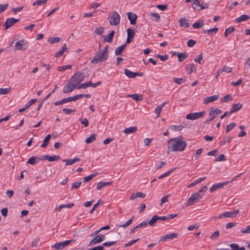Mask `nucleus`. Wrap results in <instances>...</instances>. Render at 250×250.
<instances>
[{
  "label": "nucleus",
  "instance_id": "obj_15",
  "mask_svg": "<svg viewBox=\"0 0 250 250\" xmlns=\"http://www.w3.org/2000/svg\"><path fill=\"white\" fill-rule=\"evenodd\" d=\"M126 31H127V37L126 43H125L126 44H128V43H130L132 42L133 39L134 38V37L135 35V33L134 30L131 28L127 29Z\"/></svg>",
  "mask_w": 250,
  "mask_h": 250
},
{
  "label": "nucleus",
  "instance_id": "obj_28",
  "mask_svg": "<svg viewBox=\"0 0 250 250\" xmlns=\"http://www.w3.org/2000/svg\"><path fill=\"white\" fill-rule=\"evenodd\" d=\"M242 106V104L240 103L233 104L232 106L231 110L229 113H232L239 110Z\"/></svg>",
  "mask_w": 250,
  "mask_h": 250
},
{
  "label": "nucleus",
  "instance_id": "obj_1",
  "mask_svg": "<svg viewBox=\"0 0 250 250\" xmlns=\"http://www.w3.org/2000/svg\"><path fill=\"white\" fill-rule=\"evenodd\" d=\"M168 144V148L172 151H183L187 146L185 141L178 140L176 138L170 139Z\"/></svg>",
  "mask_w": 250,
  "mask_h": 250
},
{
  "label": "nucleus",
  "instance_id": "obj_54",
  "mask_svg": "<svg viewBox=\"0 0 250 250\" xmlns=\"http://www.w3.org/2000/svg\"><path fill=\"white\" fill-rule=\"evenodd\" d=\"M47 0H37L33 3V5L34 6L41 5L42 4H44L46 3L47 2Z\"/></svg>",
  "mask_w": 250,
  "mask_h": 250
},
{
  "label": "nucleus",
  "instance_id": "obj_55",
  "mask_svg": "<svg viewBox=\"0 0 250 250\" xmlns=\"http://www.w3.org/2000/svg\"><path fill=\"white\" fill-rule=\"evenodd\" d=\"M203 60V53H201L197 56V58L194 59V61L196 62H198L200 64L202 63L201 61Z\"/></svg>",
  "mask_w": 250,
  "mask_h": 250
},
{
  "label": "nucleus",
  "instance_id": "obj_11",
  "mask_svg": "<svg viewBox=\"0 0 250 250\" xmlns=\"http://www.w3.org/2000/svg\"><path fill=\"white\" fill-rule=\"evenodd\" d=\"M178 236H179V234L177 233H172L167 234L166 235L161 236L160 237V239L158 243H160L161 241H167L168 240H171L173 239L174 238H177Z\"/></svg>",
  "mask_w": 250,
  "mask_h": 250
},
{
  "label": "nucleus",
  "instance_id": "obj_29",
  "mask_svg": "<svg viewBox=\"0 0 250 250\" xmlns=\"http://www.w3.org/2000/svg\"><path fill=\"white\" fill-rule=\"evenodd\" d=\"M250 19V17L249 16L244 14L237 18L235 20V22L239 23L241 21H248Z\"/></svg>",
  "mask_w": 250,
  "mask_h": 250
},
{
  "label": "nucleus",
  "instance_id": "obj_38",
  "mask_svg": "<svg viewBox=\"0 0 250 250\" xmlns=\"http://www.w3.org/2000/svg\"><path fill=\"white\" fill-rule=\"evenodd\" d=\"M206 177H204V178H199L198 179H197L196 180L193 181V182H192L191 183H190L188 186V188H191L192 187H193L194 186H195L196 184H198V183H201L202 181H203V180H204L205 179H206Z\"/></svg>",
  "mask_w": 250,
  "mask_h": 250
},
{
  "label": "nucleus",
  "instance_id": "obj_10",
  "mask_svg": "<svg viewBox=\"0 0 250 250\" xmlns=\"http://www.w3.org/2000/svg\"><path fill=\"white\" fill-rule=\"evenodd\" d=\"M105 238V235L102 234H98L95 237L89 242L88 246H93L96 244L99 243L103 241Z\"/></svg>",
  "mask_w": 250,
  "mask_h": 250
},
{
  "label": "nucleus",
  "instance_id": "obj_47",
  "mask_svg": "<svg viewBox=\"0 0 250 250\" xmlns=\"http://www.w3.org/2000/svg\"><path fill=\"white\" fill-rule=\"evenodd\" d=\"M232 98L230 94H228L221 99L222 103H227L229 101L232 100Z\"/></svg>",
  "mask_w": 250,
  "mask_h": 250
},
{
  "label": "nucleus",
  "instance_id": "obj_3",
  "mask_svg": "<svg viewBox=\"0 0 250 250\" xmlns=\"http://www.w3.org/2000/svg\"><path fill=\"white\" fill-rule=\"evenodd\" d=\"M84 78V73L81 71H78L71 78V79L74 82V84L77 85L83 82Z\"/></svg>",
  "mask_w": 250,
  "mask_h": 250
},
{
  "label": "nucleus",
  "instance_id": "obj_63",
  "mask_svg": "<svg viewBox=\"0 0 250 250\" xmlns=\"http://www.w3.org/2000/svg\"><path fill=\"white\" fill-rule=\"evenodd\" d=\"M116 241L105 242L103 244L102 246L104 247H111L116 243Z\"/></svg>",
  "mask_w": 250,
  "mask_h": 250
},
{
  "label": "nucleus",
  "instance_id": "obj_39",
  "mask_svg": "<svg viewBox=\"0 0 250 250\" xmlns=\"http://www.w3.org/2000/svg\"><path fill=\"white\" fill-rule=\"evenodd\" d=\"M97 175V172L96 173L91 174L88 176H87L83 178V182L84 183L87 182L94 178Z\"/></svg>",
  "mask_w": 250,
  "mask_h": 250
},
{
  "label": "nucleus",
  "instance_id": "obj_37",
  "mask_svg": "<svg viewBox=\"0 0 250 250\" xmlns=\"http://www.w3.org/2000/svg\"><path fill=\"white\" fill-rule=\"evenodd\" d=\"M183 128H184V126L182 125H172L169 127V128L170 129H171L174 131H181Z\"/></svg>",
  "mask_w": 250,
  "mask_h": 250
},
{
  "label": "nucleus",
  "instance_id": "obj_4",
  "mask_svg": "<svg viewBox=\"0 0 250 250\" xmlns=\"http://www.w3.org/2000/svg\"><path fill=\"white\" fill-rule=\"evenodd\" d=\"M109 22L111 25H117L120 21V16L116 11H112Z\"/></svg>",
  "mask_w": 250,
  "mask_h": 250
},
{
  "label": "nucleus",
  "instance_id": "obj_34",
  "mask_svg": "<svg viewBox=\"0 0 250 250\" xmlns=\"http://www.w3.org/2000/svg\"><path fill=\"white\" fill-rule=\"evenodd\" d=\"M179 25L180 27H185L186 28H188L189 26V24L187 22V20L186 18H181L179 21Z\"/></svg>",
  "mask_w": 250,
  "mask_h": 250
},
{
  "label": "nucleus",
  "instance_id": "obj_64",
  "mask_svg": "<svg viewBox=\"0 0 250 250\" xmlns=\"http://www.w3.org/2000/svg\"><path fill=\"white\" fill-rule=\"evenodd\" d=\"M39 241H40L39 237H37L35 239H34L32 242L31 247H33V248L36 247L38 246V243Z\"/></svg>",
  "mask_w": 250,
  "mask_h": 250
},
{
  "label": "nucleus",
  "instance_id": "obj_22",
  "mask_svg": "<svg viewBox=\"0 0 250 250\" xmlns=\"http://www.w3.org/2000/svg\"><path fill=\"white\" fill-rule=\"evenodd\" d=\"M125 74L129 78H134L137 76V72H133L127 69L124 70Z\"/></svg>",
  "mask_w": 250,
  "mask_h": 250
},
{
  "label": "nucleus",
  "instance_id": "obj_5",
  "mask_svg": "<svg viewBox=\"0 0 250 250\" xmlns=\"http://www.w3.org/2000/svg\"><path fill=\"white\" fill-rule=\"evenodd\" d=\"M221 113L222 111L220 109L211 107L209 112L210 117L205 121L204 124H208L209 122L212 121L214 118H215L217 115L220 114Z\"/></svg>",
  "mask_w": 250,
  "mask_h": 250
},
{
  "label": "nucleus",
  "instance_id": "obj_36",
  "mask_svg": "<svg viewBox=\"0 0 250 250\" xmlns=\"http://www.w3.org/2000/svg\"><path fill=\"white\" fill-rule=\"evenodd\" d=\"M147 225V221L143 222L140 223L139 224H138L137 226H136L134 228L130 229V233L134 232L137 229H139V228L146 227V226Z\"/></svg>",
  "mask_w": 250,
  "mask_h": 250
},
{
  "label": "nucleus",
  "instance_id": "obj_45",
  "mask_svg": "<svg viewBox=\"0 0 250 250\" xmlns=\"http://www.w3.org/2000/svg\"><path fill=\"white\" fill-rule=\"evenodd\" d=\"M51 248H54L56 250H61L63 249L64 248L62 246V243H57L51 246Z\"/></svg>",
  "mask_w": 250,
  "mask_h": 250
},
{
  "label": "nucleus",
  "instance_id": "obj_24",
  "mask_svg": "<svg viewBox=\"0 0 250 250\" xmlns=\"http://www.w3.org/2000/svg\"><path fill=\"white\" fill-rule=\"evenodd\" d=\"M137 130V127L136 126L129 127L124 129L123 132L126 134L130 133H133L136 132Z\"/></svg>",
  "mask_w": 250,
  "mask_h": 250
},
{
  "label": "nucleus",
  "instance_id": "obj_13",
  "mask_svg": "<svg viewBox=\"0 0 250 250\" xmlns=\"http://www.w3.org/2000/svg\"><path fill=\"white\" fill-rule=\"evenodd\" d=\"M19 20V19H15L14 18H8L4 24L5 29H7L11 27L13 24L18 22Z\"/></svg>",
  "mask_w": 250,
  "mask_h": 250
},
{
  "label": "nucleus",
  "instance_id": "obj_6",
  "mask_svg": "<svg viewBox=\"0 0 250 250\" xmlns=\"http://www.w3.org/2000/svg\"><path fill=\"white\" fill-rule=\"evenodd\" d=\"M206 114L204 111L189 113L187 115L186 118L188 120H194L203 117Z\"/></svg>",
  "mask_w": 250,
  "mask_h": 250
},
{
  "label": "nucleus",
  "instance_id": "obj_18",
  "mask_svg": "<svg viewBox=\"0 0 250 250\" xmlns=\"http://www.w3.org/2000/svg\"><path fill=\"white\" fill-rule=\"evenodd\" d=\"M239 212V209H237L234 211H227L223 213L224 217L233 218L236 216Z\"/></svg>",
  "mask_w": 250,
  "mask_h": 250
},
{
  "label": "nucleus",
  "instance_id": "obj_58",
  "mask_svg": "<svg viewBox=\"0 0 250 250\" xmlns=\"http://www.w3.org/2000/svg\"><path fill=\"white\" fill-rule=\"evenodd\" d=\"M156 57L160 59L162 61H165L168 59V56L167 55H161L158 54L156 55Z\"/></svg>",
  "mask_w": 250,
  "mask_h": 250
},
{
  "label": "nucleus",
  "instance_id": "obj_16",
  "mask_svg": "<svg viewBox=\"0 0 250 250\" xmlns=\"http://www.w3.org/2000/svg\"><path fill=\"white\" fill-rule=\"evenodd\" d=\"M127 18L132 25H135L136 23L137 16L136 14L128 12L127 13Z\"/></svg>",
  "mask_w": 250,
  "mask_h": 250
},
{
  "label": "nucleus",
  "instance_id": "obj_32",
  "mask_svg": "<svg viewBox=\"0 0 250 250\" xmlns=\"http://www.w3.org/2000/svg\"><path fill=\"white\" fill-rule=\"evenodd\" d=\"M115 31L112 30L110 32V33L107 35L106 38L104 39V42H111L113 41V36L115 35Z\"/></svg>",
  "mask_w": 250,
  "mask_h": 250
},
{
  "label": "nucleus",
  "instance_id": "obj_20",
  "mask_svg": "<svg viewBox=\"0 0 250 250\" xmlns=\"http://www.w3.org/2000/svg\"><path fill=\"white\" fill-rule=\"evenodd\" d=\"M219 97V95H216L207 97L204 99V103L205 104H207L211 102H214L217 100L218 99Z\"/></svg>",
  "mask_w": 250,
  "mask_h": 250
},
{
  "label": "nucleus",
  "instance_id": "obj_43",
  "mask_svg": "<svg viewBox=\"0 0 250 250\" xmlns=\"http://www.w3.org/2000/svg\"><path fill=\"white\" fill-rule=\"evenodd\" d=\"M157 220H158V216L154 215L149 222H147V224L151 226H154Z\"/></svg>",
  "mask_w": 250,
  "mask_h": 250
},
{
  "label": "nucleus",
  "instance_id": "obj_35",
  "mask_svg": "<svg viewBox=\"0 0 250 250\" xmlns=\"http://www.w3.org/2000/svg\"><path fill=\"white\" fill-rule=\"evenodd\" d=\"M230 247L232 250H245L244 247H240L236 243H231L229 245Z\"/></svg>",
  "mask_w": 250,
  "mask_h": 250
},
{
  "label": "nucleus",
  "instance_id": "obj_46",
  "mask_svg": "<svg viewBox=\"0 0 250 250\" xmlns=\"http://www.w3.org/2000/svg\"><path fill=\"white\" fill-rule=\"evenodd\" d=\"M175 168H172L168 171H167V172L164 173V174H163L162 175L159 176L158 177V179H163L166 177H167L170 174H171L174 170Z\"/></svg>",
  "mask_w": 250,
  "mask_h": 250
},
{
  "label": "nucleus",
  "instance_id": "obj_31",
  "mask_svg": "<svg viewBox=\"0 0 250 250\" xmlns=\"http://www.w3.org/2000/svg\"><path fill=\"white\" fill-rule=\"evenodd\" d=\"M126 43H125L119 47H118L116 49L115 51V54L116 55H120L122 54L124 49L126 47Z\"/></svg>",
  "mask_w": 250,
  "mask_h": 250
},
{
  "label": "nucleus",
  "instance_id": "obj_57",
  "mask_svg": "<svg viewBox=\"0 0 250 250\" xmlns=\"http://www.w3.org/2000/svg\"><path fill=\"white\" fill-rule=\"evenodd\" d=\"M221 69V71L223 72H225L227 73H230L232 71V68L228 66H224Z\"/></svg>",
  "mask_w": 250,
  "mask_h": 250
},
{
  "label": "nucleus",
  "instance_id": "obj_14",
  "mask_svg": "<svg viewBox=\"0 0 250 250\" xmlns=\"http://www.w3.org/2000/svg\"><path fill=\"white\" fill-rule=\"evenodd\" d=\"M231 181H226L225 182L219 183L218 184H214L210 187V191L212 192L217 189L222 188L224 187V186L227 185Z\"/></svg>",
  "mask_w": 250,
  "mask_h": 250
},
{
  "label": "nucleus",
  "instance_id": "obj_41",
  "mask_svg": "<svg viewBox=\"0 0 250 250\" xmlns=\"http://www.w3.org/2000/svg\"><path fill=\"white\" fill-rule=\"evenodd\" d=\"M151 19L152 20H155L156 21H159L160 20V15L156 13H150Z\"/></svg>",
  "mask_w": 250,
  "mask_h": 250
},
{
  "label": "nucleus",
  "instance_id": "obj_25",
  "mask_svg": "<svg viewBox=\"0 0 250 250\" xmlns=\"http://www.w3.org/2000/svg\"><path fill=\"white\" fill-rule=\"evenodd\" d=\"M67 48L66 44L65 43H64L62 45V50H60L59 52L56 53L55 55V56L57 58L60 57L61 56H62L63 55V54L64 52L67 51Z\"/></svg>",
  "mask_w": 250,
  "mask_h": 250
},
{
  "label": "nucleus",
  "instance_id": "obj_49",
  "mask_svg": "<svg viewBox=\"0 0 250 250\" xmlns=\"http://www.w3.org/2000/svg\"><path fill=\"white\" fill-rule=\"evenodd\" d=\"M134 217L132 216L130 219H129L125 224L123 225H120L119 226L120 228H126V227L129 226L134 219Z\"/></svg>",
  "mask_w": 250,
  "mask_h": 250
},
{
  "label": "nucleus",
  "instance_id": "obj_9",
  "mask_svg": "<svg viewBox=\"0 0 250 250\" xmlns=\"http://www.w3.org/2000/svg\"><path fill=\"white\" fill-rule=\"evenodd\" d=\"M101 84V82L99 81L96 83H92L91 81H88L85 83H81L80 85L77 87V89H85L88 87H96Z\"/></svg>",
  "mask_w": 250,
  "mask_h": 250
},
{
  "label": "nucleus",
  "instance_id": "obj_61",
  "mask_svg": "<svg viewBox=\"0 0 250 250\" xmlns=\"http://www.w3.org/2000/svg\"><path fill=\"white\" fill-rule=\"evenodd\" d=\"M196 41L192 39L189 40L187 42V45L188 47H191L193 46L196 43Z\"/></svg>",
  "mask_w": 250,
  "mask_h": 250
},
{
  "label": "nucleus",
  "instance_id": "obj_19",
  "mask_svg": "<svg viewBox=\"0 0 250 250\" xmlns=\"http://www.w3.org/2000/svg\"><path fill=\"white\" fill-rule=\"evenodd\" d=\"M177 55V57L178 58V61L179 62H182L185 59H187L188 56V54L185 53H181V52H174L173 55Z\"/></svg>",
  "mask_w": 250,
  "mask_h": 250
},
{
  "label": "nucleus",
  "instance_id": "obj_50",
  "mask_svg": "<svg viewBox=\"0 0 250 250\" xmlns=\"http://www.w3.org/2000/svg\"><path fill=\"white\" fill-rule=\"evenodd\" d=\"M204 25V23L203 21H198V22L194 23L192 26L194 28H198L202 27Z\"/></svg>",
  "mask_w": 250,
  "mask_h": 250
},
{
  "label": "nucleus",
  "instance_id": "obj_8",
  "mask_svg": "<svg viewBox=\"0 0 250 250\" xmlns=\"http://www.w3.org/2000/svg\"><path fill=\"white\" fill-rule=\"evenodd\" d=\"M77 85L74 84V82L70 79L64 85L63 89V92L64 93H68L71 92Z\"/></svg>",
  "mask_w": 250,
  "mask_h": 250
},
{
  "label": "nucleus",
  "instance_id": "obj_56",
  "mask_svg": "<svg viewBox=\"0 0 250 250\" xmlns=\"http://www.w3.org/2000/svg\"><path fill=\"white\" fill-rule=\"evenodd\" d=\"M95 33L101 35L104 32V28L103 27H100L96 28L94 31Z\"/></svg>",
  "mask_w": 250,
  "mask_h": 250
},
{
  "label": "nucleus",
  "instance_id": "obj_26",
  "mask_svg": "<svg viewBox=\"0 0 250 250\" xmlns=\"http://www.w3.org/2000/svg\"><path fill=\"white\" fill-rule=\"evenodd\" d=\"M112 184V181L109 182H99L98 183L97 189H100L103 187L110 185Z\"/></svg>",
  "mask_w": 250,
  "mask_h": 250
},
{
  "label": "nucleus",
  "instance_id": "obj_40",
  "mask_svg": "<svg viewBox=\"0 0 250 250\" xmlns=\"http://www.w3.org/2000/svg\"><path fill=\"white\" fill-rule=\"evenodd\" d=\"M96 137V135L95 134H92L90 137L87 138L85 139V142L87 144H90L95 140Z\"/></svg>",
  "mask_w": 250,
  "mask_h": 250
},
{
  "label": "nucleus",
  "instance_id": "obj_44",
  "mask_svg": "<svg viewBox=\"0 0 250 250\" xmlns=\"http://www.w3.org/2000/svg\"><path fill=\"white\" fill-rule=\"evenodd\" d=\"M48 42H50L51 44H53L56 42H58L61 41V39L59 37H50L48 39Z\"/></svg>",
  "mask_w": 250,
  "mask_h": 250
},
{
  "label": "nucleus",
  "instance_id": "obj_42",
  "mask_svg": "<svg viewBox=\"0 0 250 250\" xmlns=\"http://www.w3.org/2000/svg\"><path fill=\"white\" fill-rule=\"evenodd\" d=\"M218 30V27H214L212 29H208V30H205L203 31V32L205 34H208V35H211L213 32H217Z\"/></svg>",
  "mask_w": 250,
  "mask_h": 250
},
{
  "label": "nucleus",
  "instance_id": "obj_17",
  "mask_svg": "<svg viewBox=\"0 0 250 250\" xmlns=\"http://www.w3.org/2000/svg\"><path fill=\"white\" fill-rule=\"evenodd\" d=\"M60 158L61 157L59 155L49 156L48 155H46L42 156L41 159L42 161L47 160L49 162H53L59 160Z\"/></svg>",
  "mask_w": 250,
  "mask_h": 250
},
{
  "label": "nucleus",
  "instance_id": "obj_21",
  "mask_svg": "<svg viewBox=\"0 0 250 250\" xmlns=\"http://www.w3.org/2000/svg\"><path fill=\"white\" fill-rule=\"evenodd\" d=\"M186 69L188 71V74L196 71V67L194 63H188L186 65Z\"/></svg>",
  "mask_w": 250,
  "mask_h": 250
},
{
  "label": "nucleus",
  "instance_id": "obj_27",
  "mask_svg": "<svg viewBox=\"0 0 250 250\" xmlns=\"http://www.w3.org/2000/svg\"><path fill=\"white\" fill-rule=\"evenodd\" d=\"M36 160H42L41 157H38L37 156H32L28 159V160L26 162V164L34 165L36 162Z\"/></svg>",
  "mask_w": 250,
  "mask_h": 250
},
{
  "label": "nucleus",
  "instance_id": "obj_7",
  "mask_svg": "<svg viewBox=\"0 0 250 250\" xmlns=\"http://www.w3.org/2000/svg\"><path fill=\"white\" fill-rule=\"evenodd\" d=\"M28 46L27 42L25 41L24 40H21L16 42L15 49L17 50H24L27 48Z\"/></svg>",
  "mask_w": 250,
  "mask_h": 250
},
{
  "label": "nucleus",
  "instance_id": "obj_51",
  "mask_svg": "<svg viewBox=\"0 0 250 250\" xmlns=\"http://www.w3.org/2000/svg\"><path fill=\"white\" fill-rule=\"evenodd\" d=\"M232 139V137H230V136H228L226 138H225L223 141H222L220 143V146H222V145H225L226 143H229L231 140Z\"/></svg>",
  "mask_w": 250,
  "mask_h": 250
},
{
  "label": "nucleus",
  "instance_id": "obj_12",
  "mask_svg": "<svg viewBox=\"0 0 250 250\" xmlns=\"http://www.w3.org/2000/svg\"><path fill=\"white\" fill-rule=\"evenodd\" d=\"M199 196L198 194H192L186 203V206H189L194 205L199 200Z\"/></svg>",
  "mask_w": 250,
  "mask_h": 250
},
{
  "label": "nucleus",
  "instance_id": "obj_53",
  "mask_svg": "<svg viewBox=\"0 0 250 250\" xmlns=\"http://www.w3.org/2000/svg\"><path fill=\"white\" fill-rule=\"evenodd\" d=\"M173 81L174 83H175L178 84H180L182 83H185L186 81V80L185 79H184L183 78H177L175 77H174L173 78Z\"/></svg>",
  "mask_w": 250,
  "mask_h": 250
},
{
  "label": "nucleus",
  "instance_id": "obj_59",
  "mask_svg": "<svg viewBox=\"0 0 250 250\" xmlns=\"http://www.w3.org/2000/svg\"><path fill=\"white\" fill-rule=\"evenodd\" d=\"M71 66H72L71 65H64V66H61L58 67V70L59 71H64L67 69H70L71 68Z\"/></svg>",
  "mask_w": 250,
  "mask_h": 250
},
{
  "label": "nucleus",
  "instance_id": "obj_48",
  "mask_svg": "<svg viewBox=\"0 0 250 250\" xmlns=\"http://www.w3.org/2000/svg\"><path fill=\"white\" fill-rule=\"evenodd\" d=\"M11 88H0V94L1 95H6L9 93L11 91Z\"/></svg>",
  "mask_w": 250,
  "mask_h": 250
},
{
  "label": "nucleus",
  "instance_id": "obj_2",
  "mask_svg": "<svg viewBox=\"0 0 250 250\" xmlns=\"http://www.w3.org/2000/svg\"><path fill=\"white\" fill-rule=\"evenodd\" d=\"M108 57V54H105L102 51V50L98 51L91 60V63L97 64L99 62L105 61Z\"/></svg>",
  "mask_w": 250,
  "mask_h": 250
},
{
  "label": "nucleus",
  "instance_id": "obj_23",
  "mask_svg": "<svg viewBox=\"0 0 250 250\" xmlns=\"http://www.w3.org/2000/svg\"><path fill=\"white\" fill-rule=\"evenodd\" d=\"M80 161V159L79 158H77V157L74 158L73 159H67V160L63 159V160H62L63 162L66 163V164H65L66 166L73 165L75 163Z\"/></svg>",
  "mask_w": 250,
  "mask_h": 250
},
{
  "label": "nucleus",
  "instance_id": "obj_62",
  "mask_svg": "<svg viewBox=\"0 0 250 250\" xmlns=\"http://www.w3.org/2000/svg\"><path fill=\"white\" fill-rule=\"evenodd\" d=\"M62 111L66 114H71L72 112L76 111L75 109H69L66 108H63Z\"/></svg>",
  "mask_w": 250,
  "mask_h": 250
},
{
  "label": "nucleus",
  "instance_id": "obj_30",
  "mask_svg": "<svg viewBox=\"0 0 250 250\" xmlns=\"http://www.w3.org/2000/svg\"><path fill=\"white\" fill-rule=\"evenodd\" d=\"M51 134H48L47 135H46L45 136L42 143L41 145V147H42V148H45L49 144V140L51 138Z\"/></svg>",
  "mask_w": 250,
  "mask_h": 250
},
{
  "label": "nucleus",
  "instance_id": "obj_60",
  "mask_svg": "<svg viewBox=\"0 0 250 250\" xmlns=\"http://www.w3.org/2000/svg\"><path fill=\"white\" fill-rule=\"evenodd\" d=\"M225 160H226V158L225 155L223 154H220L218 156V157L216 158L215 160V161H219V162L224 161Z\"/></svg>",
  "mask_w": 250,
  "mask_h": 250
},
{
  "label": "nucleus",
  "instance_id": "obj_52",
  "mask_svg": "<svg viewBox=\"0 0 250 250\" xmlns=\"http://www.w3.org/2000/svg\"><path fill=\"white\" fill-rule=\"evenodd\" d=\"M236 126V124L234 123H231L227 125L226 129V132L228 133L229 132L231 129H232L235 126Z\"/></svg>",
  "mask_w": 250,
  "mask_h": 250
},
{
  "label": "nucleus",
  "instance_id": "obj_33",
  "mask_svg": "<svg viewBox=\"0 0 250 250\" xmlns=\"http://www.w3.org/2000/svg\"><path fill=\"white\" fill-rule=\"evenodd\" d=\"M128 96L131 97L133 100H135L136 102L141 101L143 99V96L138 94H131L129 95Z\"/></svg>",
  "mask_w": 250,
  "mask_h": 250
}]
</instances>
